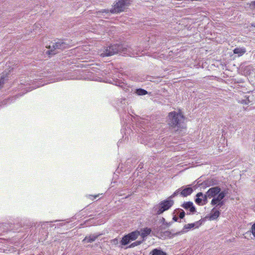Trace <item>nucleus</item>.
I'll return each instance as SVG.
<instances>
[{
    "mask_svg": "<svg viewBox=\"0 0 255 255\" xmlns=\"http://www.w3.org/2000/svg\"><path fill=\"white\" fill-rule=\"evenodd\" d=\"M111 243L113 245H117L118 244L119 241H118V240L117 239H114L112 240L111 241Z\"/></svg>",
    "mask_w": 255,
    "mask_h": 255,
    "instance_id": "nucleus-23",
    "label": "nucleus"
},
{
    "mask_svg": "<svg viewBox=\"0 0 255 255\" xmlns=\"http://www.w3.org/2000/svg\"><path fill=\"white\" fill-rule=\"evenodd\" d=\"M203 194L202 192H199L197 194L196 196L197 198L195 199V202L196 204L198 205H200L202 199L200 198V197L203 196Z\"/></svg>",
    "mask_w": 255,
    "mask_h": 255,
    "instance_id": "nucleus-17",
    "label": "nucleus"
},
{
    "mask_svg": "<svg viewBox=\"0 0 255 255\" xmlns=\"http://www.w3.org/2000/svg\"><path fill=\"white\" fill-rule=\"evenodd\" d=\"M130 240H131L130 239V237L129 235L128 234L123 237L122 240H121V244L123 245H126L128 244Z\"/></svg>",
    "mask_w": 255,
    "mask_h": 255,
    "instance_id": "nucleus-16",
    "label": "nucleus"
},
{
    "mask_svg": "<svg viewBox=\"0 0 255 255\" xmlns=\"http://www.w3.org/2000/svg\"><path fill=\"white\" fill-rule=\"evenodd\" d=\"M251 5L252 6H253V7H255V1H252V2H251Z\"/></svg>",
    "mask_w": 255,
    "mask_h": 255,
    "instance_id": "nucleus-26",
    "label": "nucleus"
},
{
    "mask_svg": "<svg viewBox=\"0 0 255 255\" xmlns=\"http://www.w3.org/2000/svg\"><path fill=\"white\" fill-rule=\"evenodd\" d=\"M173 220L175 222H177V220H178V218H177V217H176V216H174V217H173Z\"/></svg>",
    "mask_w": 255,
    "mask_h": 255,
    "instance_id": "nucleus-28",
    "label": "nucleus"
},
{
    "mask_svg": "<svg viewBox=\"0 0 255 255\" xmlns=\"http://www.w3.org/2000/svg\"><path fill=\"white\" fill-rule=\"evenodd\" d=\"M132 0H119L117 2L113 7L111 9L112 13H119L124 11L126 8L128 6Z\"/></svg>",
    "mask_w": 255,
    "mask_h": 255,
    "instance_id": "nucleus-2",
    "label": "nucleus"
},
{
    "mask_svg": "<svg viewBox=\"0 0 255 255\" xmlns=\"http://www.w3.org/2000/svg\"><path fill=\"white\" fill-rule=\"evenodd\" d=\"M174 204L173 200L169 198L161 201L158 205V209L156 211L157 215H160L164 211L169 209Z\"/></svg>",
    "mask_w": 255,
    "mask_h": 255,
    "instance_id": "nucleus-3",
    "label": "nucleus"
},
{
    "mask_svg": "<svg viewBox=\"0 0 255 255\" xmlns=\"http://www.w3.org/2000/svg\"><path fill=\"white\" fill-rule=\"evenodd\" d=\"M251 230L253 236L255 237V223L252 225Z\"/></svg>",
    "mask_w": 255,
    "mask_h": 255,
    "instance_id": "nucleus-22",
    "label": "nucleus"
},
{
    "mask_svg": "<svg viewBox=\"0 0 255 255\" xmlns=\"http://www.w3.org/2000/svg\"><path fill=\"white\" fill-rule=\"evenodd\" d=\"M151 232V230L150 228H145L141 230V233H140V235L143 239H144L145 237L149 235Z\"/></svg>",
    "mask_w": 255,
    "mask_h": 255,
    "instance_id": "nucleus-10",
    "label": "nucleus"
},
{
    "mask_svg": "<svg viewBox=\"0 0 255 255\" xmlns=\"http://www.w3.org/2000/svg\"><path fill=\"white\" fill-rule=\"evenodd\" d=\"M182 207L186 210L189 209L190 212L191 213H194L196 211L193 203L190 201L184 203L182 205Z\"/></svg>",
    "mask_w": 255,
    "mask_h": 255,
    "instance_id": "nucleus-8",
    "label": "nucleus"
},
{
    "mask_svg": "<svg viewBox=\"0 0 255 255\" xmlns=\"http://www.w3.org/2000/svg\"><path fill=\"white\" fill-rule=\"evenodd\" d=\"M122 45L114 44L107 47L103 53H101L103 57L109 56L121 52L122 50Z\"/></svg>",
    "mask_w": 255,
    "mask_h": 255,
    "instance_id": "nucleus-4",
    "label": "nucleus"
},
{
    "mask_svg": "<svg viewBox=\"0 0 255 255\" xmlns=\"http://www.w3.org/2000/svg\"><path fill=\"white\" fill-rule=\"evenodd\" d=\"M98 197V196H97V195H96V196H95V198H96V197Z\"/></svg>",
    "mask_w": 255,
    "mask_h": 255,
    "instance_id": "nucleus-30",
    "label": "nucleus"
},
{
    "mask_svg": "<svg viewBox=\"0 0 255 255\" xmlns=\"http://www.w3.org/2000/svg\"><path fill=\"white\" fill-rule=\"evenodd\" d=\"M131 241L136 240L137 237L140 235V232L138 231H135L132 232L128 234Z\"/></svg>",
    "mask_w": 255,
    "mask_h": 255,
    "instance_id": "nucleus-13",
    "label": "nucleus"
},
{
    "mask_svg": "<svg viewBox=\"0 0 255 255\" xmlns=\"http://www.w3.org/2000/svg\"><path fill=\"white\" fill-rule=\"evenodd\" d=\"M220 213L219 210H215V208H214L212 212L210 214V218L212 220H215L218 218V217L220 216Z\"/></svg>",
    "mask_w": 255,
    "mask_h": 255,
    "instance_id": "nucleus-12",
    "label": "nucleus"
},
{
    "mask_svg": "<svg viewBox=\"0 0 255 255\" xmlns=\"http://www.w3.org/2000/svg\"><path fill=\"white\" fill-rule=\"evenodd\" d=\"M195 226L194 224H188L184 226L185 229H190Z\"/></svg>",
    "mask_w": 255,
    "mask_h": 255,
    "instance_id": "nucleus-20",
    "label": "nucleus"
},
{
    "mask_svg": "<svg viewBox=\"0 0 255 255\" xmlns=\"http://www.w3.org/2000/svg\"><path fill=\"white\" fill-rule=\"evenodd\" d=\"M141 243H142L141 241H136L135 242H134V243H132L130 245V247H134L135 246L139 245Z\"/></svg>",
    "mask_w": 255,
    "mask_h": 255,
    "instance_id": "nucleus-21",
    "label": "nucleus"
},
{
    "mask_svg": "<svg viewBox=\"0 0 255 255\" xmlns=\"http://www.w3.org/2000/svg\"><path fill=\"white\" fill-rule=\"evenodd\" d=\"M225 193L224 192L220 193L216 198H214L211 202L212 205H215L220 202L225 197Z\"/></svg>",
    "mask_w": 255,
    "mask_h": 255,
    "instance_id": "nucleus-7",
    "label": "nucleus"
},
{
    "mask_svg": "<svg viewBox=\"0 0 255 255\" xmlns=\"http://www.w3.org/2000/svg\"><path fill=\"white\" fill-rule=\"evenodd\" d=\"M220 191L221 188L217 186L210 188L204 195V200H206L208 198L215 197L217 195L221 193Z\"/></svg>",
    "mask_w": 255,
    "mask_h": 255,
    "instance_id": "nucleus-6",
    "label": "nucleus"
},
{
    "mask_svg": "<svg viewBox=\"0 0 255 255\" xmlns=\"http://www.w3.org/2000/svg\"><path fill=\"white\" fill-rule=\"evenodd\" d=\"M185 216V212L182 211V212H180L179 217L181 219H183Z\"/></svg>",
    "mask_w": 255,
    "mask_h": 255,
    "instance_id": "nucleus-25",
    "label": "nucleus"
},
{
    "mask_svg": "<svg viewBox=\"0 0 255 255\" xmlns=\"http://www.w3.org/2000/svg\"><path fill=\"white\" fill-rule=\"evenodd\" d=\"M67 47V44L63 42L59 41L52 45V48L47 52L49 55H54L57 53V49H62Z\"/></svg>",
    "mask_w": 255,
    "mask_h": 255,
    "instance_id": "nucleus-5",
    "label": "nucleus"
},
{
    "mask_svg": "<svg viewBox=\"0 0 255 255\" xmlns=\"http://www.w3.org/2000/svg\"><path fill=\"white\" fill-rule=\"evenodd\" d=\"M223 201L222 200L220 202H219L218 204V205H220V206H222L223 205Z\"/></svg>",
    "mask_w": 255,
    "mask_h": 255,
    "instance_id": "nucleus-27",
    "label": "nucleus"
},
{
    "mask_svg": "<svg viewBox=\"0 0 255 255\" xmlns=\"http://www.w3.org/2000/svg\"><path fill=\"white\" fill-rule=\"evenodd\" d=\"M234 54H238L239 56H242L246 52L245 48H236L233 50Z\"/></svg>",
    "mask_w": 255,
    "mask_h": 255,
    "instance_id": "nucleus-14",
    "label": "nucleus"
},
{
    "mask_svg": "<svg viewBox=\"0 0 255 255\" xmlns=\"http://www.w3.org/2000/svg\"><path fill=\"white\" fill-rule=\"evenodd\" d=\"M151 255H167V254L163 252L162 250L158 249H154L152 250L150 253Z\"/></svg>",
    "mask_w": 255,
    "mask_h": 255,
    "instance_id": "nucleus-11",
    "label": "nucleus"
},
{
    "mask_svg": "<svg viewBox=\"0 0 255 255\" xmlns=\"http://www.w3.org/2000/svg\"><path fill=\"white\" fill-rule=\"evenodd\" d=\"M185 117L181 110L178 112L173 111L169 113L167 123L170 128L180 130L184 128L183 124L184 123Z\"/></svg>",
    "mask_w": 255,
    "mask_h": 255,
    "instance_id": "nucleus-1",
    "label": "nucleus"
},
{
    "mask_svg": "<svg viewBox=\"0 0 255 255\" xmlns=\"http://www.w3.org/2000/svg\"><path fill=\"white\" fill-rule=\"evenodd\" d=\"M136 93L138 95H145L147 94V92L145 90H143L142 89H139L136 90Z\"/></svg>",
    "mask_w": 255,
    "mask_h": 255,
    "instance_id": "nucleus-18",
    "label": "nucleus"
},
{
    "mask_svg": "<svg viewBox=\"0 0 255 255\" xmlns=\"http://www.w3.org/2000/svg\"><path fill=\"white\" fill-rule=\"evenodd\" d=\"M180 190L181 188L178 189L176 191H175L174 193L171 196H170L168 198L171 199V198L174 197L175 196L179 194V191H180Z\"/></svg>",
    "mask_w": 255,
    "mask_h": 255,
    "instance_id": "nucleus-19",
    "label": "nucleus"
},
{
    "mask_svg": "<svg viewBox=\"0 0 255 255\" xmlns=\"http://www.w3.org/2000/svg\"><path fill=\"white\" fill-rule=\"evenodd\" d=\"M4 77H1V78L0 79V88L2 87V85L4 83Z\"/></svg>",
    "mask_w": 255,
    "mask_h": 255,
    "instance_id": "nucleus-24",
    "label": "nucleus"
},
{
    "mask_svg": "<svg viewBox=\"0 0 255 255\" xmlns=\"http://www.w3.org/2000/svg\"><path fill=\"white\" fill-rule=\"evenodd\" d=\"M98 236L91 235L89 237H86L83 240V242H87V243H92L96 240Z\"/></svg>",
    "mask_w": 255,
    "mask_h": 255,
    "instance_id": "nucleus-15",
    "label": "nucleus"
},
{
    "mask_svg": "<svg viewBox=\"0 0 255 255\" xmlns=\"http://www.w3.org/2000/svg\"><path fill=\"white\" fill-rule=\"evenodd\" d=\"M47 47L50 49V47H51V46H49V47Z\"/></svg>",
    "mask_w": 255,
    "mask_h": 255,
    "instance_id": "nucleus-29",
    "label": "nucleus"
},
{
    "mask_svg": "<svg viewBox=\"0 0 255 255\" xmlns=\"http://www.w3.org/2000/svg\"><path fill=\"white\" fill-rule=\"evenodd\" d=\"M193 192L191 187H186L182 190L181 189L180 194L183 197H186L190 195Z\"/></svg>",
    "mask_w": 255,
    "mask_h": 255,
    "instance_id": "nucleus-9",
    "label": "nucleus"
}]
</instances>
